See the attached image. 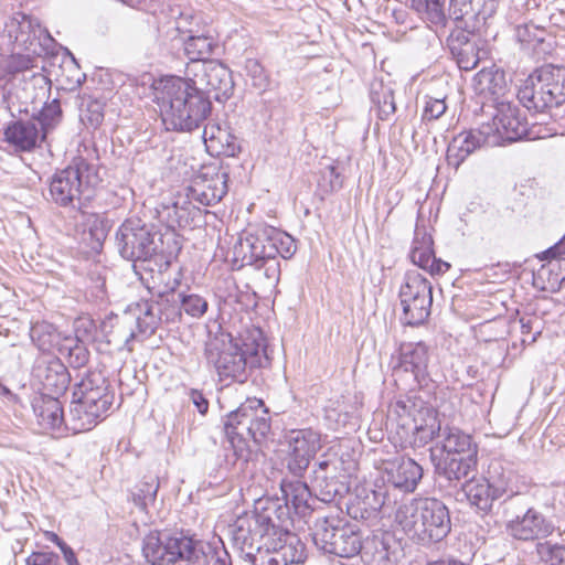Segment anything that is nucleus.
<instances>
[{
	"instance_id": "f257e3e1",
	"label": "nucleus",
	"mask_w": 565,
	"mask_h": 565,
	"mask_svg": "<svg viewBox=\"0 0 565 565\" xmlns=\"http://www.w3.org/2000/svg\"><path fill=\"white\" fill-rule=\"evenodd\" d=\"M148 83L143 97L157 106L154 111L159 113L167 130L192 131L211 114L209 97L185 78L173 75L154 78L151 74H143V86Z\"/></svg>"
},
{
	"instance_id": "f03ea898",
	"label": "nucleus",
	"mask_w": 565,
	"mask_h": 565,
	"mask_svg": "<svg viewBox=\"0 0 565 565\" xmlns=\"http://www.w3.org/2000/svg\"><path fill=\"white\" fill-rule=\"evenodd\" d=\"M204 355L221 381L238 383L247 381L250 370L269 363L260 330H254L241 343L234 341L230 334L215 335L206 342Z\"/></svg>"
},
{
	"instance_id": "7ed1b4c3",
	"label": "nucleus",
	"mask_w": 565,
	"mask_h": 565,
	"mask_svg": "<svg viewBox=\"0 0 565 565\" xmlns=\"http://www.w3.org/2000/svg\"><path fill=\"white\" fill-rule=\"evenodd\" d=\"M143 557L149 565H232L228 553L188 536H171L153 530L143 537Z\"/></svg>"
},
{
	"instance_id": "20e7f679",
	"label": "nucleus",
	"mask_w": 565,
	"mask_h": 565,
	"mask_svg": "<svg viewBox=\"0 0 565 565\" xmlns=\"http://www.w3.org/2000/svg\"><path fill=\"white\" fill-rule=\"evenodd\" d=\"M395 521L409 539L422 545L443 541L451 530L449 510L436 498H414L401 504Z\"/></svg>"
},
{
	"instance_id": "39448f33",
	"label": "nucleus",
	"mask_w": 565,
	"mask_h": 565,
	"mask_svg": "<svg viewBox=\"0 0 565 565\" xmlns=\"http://www.w3.org/2000/svg\"><path fill=\"white\" fill-rule=\"evenodd\" d=\"M179 250L180 246L172 233H148L143 237V287L152 296L162 298L180 286V270L173 275L170 269Z\"/></svg>"
},
{
	"instance_id": "423d86ee",
	"label": "nucleus",
	"mask_w": 565,
	"mask_h": 565,
	"mask_svg": "<svg viewBox=\"0 0 565 565\" xmlns=\"http://www.w3.org/2000/svg\"><path fill=\"white\" fill-rule=\"evenodd\" d=\"M297 250L291 235L273 226L262 225L244 231L233 246V262L238 267L262 268L267 259H289Z\"/></svg>"
},
{
	"instance_id": "0eeeda50",
	"label": "nucleus",
	"mask_w": 565,
	"mask_h": 565,
	"mask_svg": "<svg viewBox=\"0 0 565 565\" xmlns=\"http://www.w3.org/2000/svg\"><path fill=\"white\" fill-rule=\"evenodd\" d=\"M224 429L235 458L247 461L249 440L259 444L270 430L268 409L262 399L247 398L227 415Z\"/></svg>"
},
{
	"instance_id": "6e6552de",
	"label": "nucleus",
	"mask_w": 565,
	"mask_h": 565,
	"mask_svg": "<svg viewBox=\"0 0 565 565\" xmlns=\"http://www.w3.org/2000/svg\"><path fill=\"white\" fill-rule=\"evenodd\" d=\"M70 411V429L74 434L90 430L106 416L114 402L107 380L100 373H90L76 386Z\"/></svg>"
},
{
	"instance_id": "1a4fd4ad",
	"label": "nucleus",
	"mask_w": 565,
	"mask_h": 565,
	"mask_svg": "<svg viewBox=\"0 0 565 565\" xmlns=\"http://www.w3.org/2000/svg\"><path fill=\"white\" fill-rule=\"evenodd\" d=\"M278 504L269 500L257 502L252 513H245L237 518L232 525L231 536L234 547L241 556L245 553L250 554V550L268 540V536H275Z\"/></svg>"
},
{
	"instance_id": "9d476101",
	"label": "nucleus",
	"mask_w": 565,
	"mask_h": 565,
	"mask_svg": "<svg viewBox=\"0 0 565 565\" xmlns=\"http://www.w3.org/2000/svg\"><path fill=\"white\" fill-rule=\"evenodd\" d=\"M312 541L324 554L350 558L362 548V537L354 525L337 516L318 518L312 529Z\"/></svg>"
},
{
	"instance_id": "9b49d317",
	"label": "nucleus",
	"mask_w": 565,
	"mask_h": 565,
	"mask_svg": "<svg viewBox=\"0 0 565 565\" xmlns=\"http://www.w3.org/2000/svg\"><path fill=\"white\" fill-rule=\"evenodd\" d=\"M54 40L38 19L22 12L8 17L0 29V43L13 50L44 54Z\"/></svg>"
},
{
	"instance_id": "f8f14e48",
	"label": "nucleus",
	"mask_w": 565,
	"mask_h": 565,
	"mask_svg": "<svg viewBox=\"0 0 565 565\" xmlns=\"http://www.w3.org/2000/svg\"><path fill=\"white\" fill-rule=\"evenodd\" d=\"M353 465L337 455H322L313 466L311 486L316 497L323 502H333L350 491Z\"/></svg>"
},
{
	"instance_id": "ddd939ff",
	"label": "nucleus",
	"mask_w": 565,
	"mask_h": 565,
	"mask_svg": "<svg viewBox=\"0 0 565 565\" xmlns=\"http://www.w3.org/2000/svg\"><path fill=\"white\" fill-rule=\"evenodd\" d=\"M391 412L399 418L402 428L411 431L419 445H426L441 430L434 407L418 396L397 399Z\"/></svg>"
},
{
	"instance_id": "4468645a",
	"label": "nucleus",
	"mask_w": 565,
	"mask_h": 565,
	"mask_svg": "<svg viewBox=\"0 0 565 565\" xmlns=\"http://www.w3.org/2000/svg\"><path fill=\"white\" fill-rule=\"evenodd\" d=\"M98 182L97 174L85 160L79 159L74 166L54 174L50 183L51 198L60 205H68L89 192Z\"/></svg>"
},
{
	"instance_id": "2eb2a0df",
	"label": "nucleus",
	"mask_w": 565,
	"mask_h": 565,
	"mask_svg": "<svg viewBox=\"0 0 565 565\" xmlns=\"http://www.w3.org/2000/svg\"><path fill=\"white\" fill-rule=\"evenodd\" d=\"M403 307L402 321L408 326H418L430 315L433 294L430 282L417 271H408L399 288Z\"/></svg>"
},
{
	"instance_id": "dca6fc26",
	"label": "nucleus",
	"mask_w": 565,
	"mask_h": 565,
	"mask_svg": "<svg viewBox=\"0 0 565 565\" xmlns=\"http://www.w3.org/2000/svg\"><path fill=\"white\" fill-rule=\"evenodd\" d=\"M185 74L192 87L198 88L205 96L213 94L217 102L228 99L234 90V82L231 70L223 63L210 60L188 64Z\"/></svg>"
},
{
	"instance_id": "f3484780",
	"label": "nucleus",
	"mask_w": 565,
	"mask_h": 565,
	"mask_svg": "<svg viewBox=\"0 0 565 565\" xmlns=\"http://www.w3.org/2000/svg\"><path fill=\"white\" fill-rule=\"evenodd\" d=\"M287 443L286 468L295 478H301L321 447L320 435L312 429L292 430L287 436Z\"/></svg>"
},
{
	"instance_id": "a211bd4d",
	"label": "nucleus",
	"mask_w": 565,
	"mask_h": 565,
	"mask_svg": "<svg viewBox=\"0 0 565 565\" xmlns=\"http://www.w3.org/2000/svg\"><path fill=\"white\" fill-rule=\"evenodd\" d=\"M494 109L495 113L490 127L495 131V135L491 136V140L495 139L497 143L499 140L513 142L527 135V122L521 117L520 109L512 99L497 102Z\"/></svg>"
},
{
	"instance_id": "6ab92c4d",
	"label": "nucleus",
	"mask_w": 565,
	"mask_h": 565,
	"mask_svg": "<svg viewBox=\"0 0 565 565\" xmlns=\"http://www.w3.org/2000/svg\"><path fill=\"white\" fill-rule=\"evenodd\" d=\"M429 360V348L424 342H405L398 348L397 363L393 366V372L395 375L411 373L419 386L427 385Z\"/></svg>"
},
{
	"instance_id": "aec40b11",
	"label": "nucleus",
	"mask_w": 565,
	"mask_h": 565,
	"mask_svg": "<svg viewBox=\"0 0 565 565\" xmlns=\"http://www.w3.org/2000/svg\"><path fill=\"white\" fill-rule=\"evenodd\" d=\"M553 530L552 523L534 508H529L505 523L508 535L524 542L544 539L552 534Z\"/></svg>"
},
{
	"instance_id": "412c9836",
	"label": "nucleus",
	"mask_w": 565,
	"mask_h": 565,
	"mask_svg": "<svg viewBox=\"0 0 565 565\" xmlns=\"http://www.w3.org/2000/svg\"><path fill=\"white\" fill-rule=\"evenodd\" d=\"M547 262L535 271L534 285L541 290L557 291L565 281V236L543 253Z\"/></svg>"
},
{
	"instance_id": "4be33fe9",
	"label": "nucleus",
	"mask_w": 565,
	"mask_h": 565,
	"mask_svg": "<svg viewBox=\"0 0 565 565\" xmlns=\"http://www.w3.org/2000/svg\"><path fill=\"white\" fill-rule=\"evenodd\" d=\"M500 0H450V17L469 30H479L491 18Z\"/></svg>"
},
{
	"instance_id": "5701e85b",
	"label": "nucleus",
	"mask_w": 565,
	"mask_h": 565,
	"mask_svg": "<svg viewBox=\"0 0 565 565\" xmlns=\"http://www.w3.org/2000/svg\"><path fill=\"white\" fill-rule=\"evenodd\" d=\"M476 31L458 23L457 28L447 38V46L452 58L457 62L459 68L465 71L475 68L480 61L479 46L473 39Z\"/></svg>"
},
{
	"instance_id": "b1692460",
	"label": "nucleus",
	"mask_w": 565,
	"mask_h": 565,
	"mask_svg": "<svg viewBox=\"0 0 565 565\" xmlns=\"http://www.w3.org/2000/svg\"><path fill=\"white\" fill-rule=\"evenodd\" d=\"M491 131L490 125H486L481 129L461 132L454 137L447 149L448 164L458 169L466 158L478 148L484 145H495L497 140H491Z\"/></svg>"
},
{
	"instance_id": "393cba45",
	"label": "nucleus",
	"mask_w": 565,
	"mask_h": 565,
	"mask_svg": "<svg viewBox=\"0 0 565 565\" xmlns=\"http://www.w3.org/2000/svg\"><path fill=\"white\" fill-rule=\"evenodd\" d=\"M388 484L404 493H413L423 478V468L412 458H395L385 463Z\"/></svg>"
},
{
	"instance_id": "a878e982",
	"label": "nucleus",
	"mask_w": 565,
	"mask_h": 565,
	"mask_svg": "<svg viewBox=\"0 0 565 565\" xmlns=\"http://www.w3.org/2000/svg\"><path fill=\"white\" fill-rule=\"evenodd\" d=\"M228 174L221 169L214 171L210 177L204 173L194 180L190 186L189 198L204 206L218 203L227 193Z\"/></svg>"
},
{
	"instance_id": "bb28decb",
	"label": "nucleus",
	"mask_w": 565,
	"mask_h": 565,
	"mask_svg": "<svg viewBox=\"0 0 565 565\" xmlns=\"http://www.w3.org/2000/svg\"><path fill=\"white\" fill-rule=\"evenodd\" d=\"M409 257L413 264L430 275H443L450 268L449 263L436 258L433 237L424 228L415 230Z\"/></svg>"
},
{
	"instance_id": "cd10ccee",
	"label": "nucleus",
	"mask_w": 565,
	"mask_h": 565,
	"mask_svg": "<svg viewBox=\"0 0 565 565\" xmlns=\"http://www.w3.org/2000/svg\"><path fill=\"white\" fill-rule=\"evenodd\" d=\"M473 88L478 95L492 102L493 107L497 102L513 96V94H510L505 74L500 70L483 68L478 72L473 78Z\"/></svg>"
},
{
	"instance_id": "c85d7f7f",
	"label": "nucleus",
	"mask_w": 565,
	"mask_h": 565,
	"mask_svg": "<svg viewBox=\"0 0 565 565\" xmlns=\"http://www.w3.org/2000/svg\"><path fill=\"white\" fill-rule=\"evenodd\" d=\"M486 480L498 499L503 495L512 498L521 493L518 476L500 459H492L490 461Z\"/></svg>"
},
{
	"instance_id": "c756f323",
	"label": "nucleus",
	"mask_w": 565,
	"mask_h": 565,
	"mask_svg": "<svg viewBox=\"0 0 565 565\" xmlns=\"http://www.w3.org/2000/svg\"><path fill=\"white\" fill-rule=\"evenodd\" d=\"M120 255L132 262V268L137 271V263L141 258V220L138 216L126 220L117 233Z\"/></svg>"
},
{
	"instance_id": "7c9ffc66",
	"label": "nucleus",
	"mask_w": 565,
	"mask_h": 565,
	"mask_svg": "<svg viewBox=\"0 0 565 565\" xmlns=\"http://www.w3.org/2000/svg\"><path fill=\"white\" fill-rule=\"evenodd\" d=\"M202 138L206 151L213 157H234L239 151L235 136L218 124L205 125Z\"/></svg>"
},
{
	"instance_id": "2f4dec72",
	"label": "nucleus",
	"mask_w": 565,
	"mask_h": 565,
	"mask_svg": "<svg viewBox=\"0 0 565 565\" xmlns=\"http://www.w3.org/2000/svg\"><path fill=\"white\" fill-rule=\"evenodd\" d=\"M518 98L529 110L542 113L552 108L543 79L535 70L518 90Z\"/></svg>"
},
{
	"instance_id": "473e14b6",
	"label": "nucleus",
	"mask_w": 565,
	"mask_h": 565,
	"mask_svg": "<svg viewBox=\"0 0 565 565\" xmlns=\"http://www.w3.org/2000/svg\"><path fill=\"white\" fill-rule=\"evenodd\" d=\"M4 135L8 142L23 151L33 149L45 138V131L41 130L36 121H17L6 129Z\"/></svg>"
},
{
	"instance_id": "72a5a7b5",
	"label": "nucleus",
	"mask_w": 565,
	"mask_h": 565,
	"mask_svg": "<svg viewBox=\"0 0 565 565\" xmlns=\"http://www.w3.org/2000/svg\"><path fill=\"white\" fill-rule=\"evenodd\" d=\"M275 537L278 543V555L282 563L289 565L302 563L306 559V545L295 533L284 530L278 523L275 529Z\"/></svg>"
},
{
	"instance_id": "f704fd0d",
	"label": "nucleus",
	"mask_w": 565,
	"mask_h": 565,
	"mask_svg": "<svg viewBox=\"0 0 565 565\" xmlns=\"http://www.w3.org/2000/svg\"><path fill=\"white\" fill-rule=\"evenodd\" d=\"M441 448L447 457H463V455H477V445L471 436L456 427H446L441 435Z\"/></svg>"
},
{
	"instance_id": "c9c22d12",
	"label": "nucleus",
	"mask_w": 565,
	"mask_h": 565,
	"mask_svg": "<svg viewBox=\"0 0 565 565\" xmlns=\"http://www.w3.org/2000/svg\"><path fill=\"white\" fill-rule=\"evenodd\" d=\"M462 491L471 505L487 513L498 497L492 493V489L486 478L472 477L462 484Z\"/></svg>"
},
{
	"instance_id": "e433bc0d",
	"label": "nucleus",
	"mask_w": 565,
	"mask_h": 565,
	"mask_svg": "<svg viewBox=\"0 0 565 565\" xmlns=\"http://www.w3.org/2000/svg\"><path fill=\"white\" fill-rule=\"evenodd\" d=\"M539 70L546 87L552 107L561 106L565 103V67L544 65Z\"/></svg>"
},
{
	"instance_id": "4c0bfd02",
	"label": "nucleus",
	"mask_w": 565,
	"mask_h": 565,
	"mask_svg": "<svg viewBox=\"0 0 565 565\" xmlns=\"http://www.w3.org/2000/svg\"><path fill=\"white\" fill-rule=\"evenodd\" d=\"M391 504L390 494L386 490H370L363 499L356 498V501L348 507V512L353 519H367L383 507Z\"/></svg>"
},
{
	"instance_id": "58836bf2",
	"label": "nucleus",
	"mask_w": 565,
	"mask_h": 565,
	"mask_svg": "<svg viewBox=\"0 0 565 565\" xmlns=\"http://www.w3.org/2000/svg\"><path fill=\"white\" fill-rule=\"evenodd\" d=\"M280 489L286 505L291 504L297 513H305L309 509V501L312 495V487L297 478L296 480L284 479Z\"/></svg>"
},
{
	"instance_id": "ea45409f",
	"label": "nucleus",
	"mask_w": 565,
	"mask_h": 565,
	"mask_svg": "<svg viewBox=\"0 0 565 565\" xmlns=\"http://www.w3.org/2000/svg\"><path fill=\"white\" fill-rule=\"evenodd\" d=\"M477 455H463V457H446L437 466L438 473L449 481H459L468 478L476 470Z\"/></svg>"
},
{
	"instance_id": "a19ab883",
	"label": "nucleus",
	"mask_w": 565,
	"mask_h": 565,
	"mask_svg": "<svg viewBox=\"0 0 565 565\" xmlns=\"http://www.w3.org/2000/svg\"><path fill=\"white\" fill-rule=\"evenodd\" d=\"M217 47L216 40L207 34L189 35L183 41V50L186 57L190 60L189 64L196 62H207L214 50Z\"/></svg>"
},
{
	"instance_id": "79ce46f5",
	"label": "nucleus",
	"mask_w": 565,
	"mask_h": 565,
	"mask_svg": "<svg viewBox=\"0 0 565 565\" xmlns=\"http://www.w3.org/2000/svg\"><path fill=\"white\" fill-rule=\"evenodd\" d=\"M39 424L46 430H60L63 423V408L58 399L45 398L35 406Z\"/></svg>"
},
{
	"instance_id": "37998d69",
	"label": "nucleus",
	"mask_w": 565,
	"mask_h": 565,
	"mask_svg": "<svg viewBox=\"0 0 565 565\" xmlns=\"http://www.w3.org/2000/svg\"><path fill=\"white\" fill-rule=\"evenodd\" d=\"M30 335L34 344L43 352L60 350L62 337L52 323L46 321L35 322L31 327Z\"/></svg>"
},
{
	"instance_id": "c03bdc74",
	"label": "nucleus",
	"mask_w": 565,
	"mask_h": 565,
	"mask_svg": "<svg viewBox=\"0 0 565 565\" xmlns=\"http://www.w3.org/2000/svg\"><path fill=\"white\" fill-rule=\"evenodd\" d=\"M411 7L430 24L436 31L446 26L445 2L446 0H409Z\"/></svg>"
},
{
	"instance_id": "a18cd8bd",
	"label": "nucleus",
	"mask_w": 565,
	"mask_h": 565,
	"mask_svg": "<svg viewBox=\"0 0 565 565\" xmlns=\"http://www.w3.org/2000/svg\"><path fill=\"white\" fill-rule=\"evenodd\" d=\"M277 544L276 537L270 535L264 543L250 550V554L245 553L241 557L252 565H281Z\"/></svg>"
},
{
	"instance_id": "49530a36",
	"label": "nucleus",
	"mask_w": 565,
	"mask_h": 565,
	"mask_svg": "<svg viewBox=\"0 0 565 565\" xmlns=\"http://www.w3.org/2000/svg\"><path fill=\"white\" fill-rule=\"evenodd\" d=\"M41 54H33L31 52L12 53L10 55L0 56V81L7 75H14L35 67L34 62Z\"/></svg>"
},
{
	"instance_id": "de8ad7c7",
	"label": "nucleus",
	"mask_w": 565,
	"mask_h": 565,
	"mask_svg": "<svg viewBox=\"0 0 565 565\" xmlns=\"http://www.w3.org/2000/svg\"><path fill=\"white\" fill-rule=\"evenodd\" d=\"M370 97L372 104L377 108L380 119L385 120L396 110L393 89L382 82L373 83Z\"/></svg>"
},
{
	"instance_id": "09e8293b",
	"label": "nucleus",
	"mask_w": 565,
	"mask_h": 565,
	"mask_svg": "<svg viewBox=\"0 0 565 565\" xmlns=\"http://www.w3.org/2000/svg\"><path fill=\"white\" fill-rule=\"evenodd\" d=\"M79 117L84 125L96 128L104 119V104L93 97H83L79 107Z\"/></svg>"
},
{
	"instance_id": "8fccbe9b",
	"label": "nucleus",
	"mask_w": 565,
	"mask_h": 565,
	"mask_svg": "<svg viewBox=\"0 0 565 565\" xmlns=\"http://www.w3.org/2000/svg\"><path fill=\"white\" fill-rule=\"evenodd\" d=\"M156 492L157 488L152 490V486H148L147 489L143 488V512L150 523H156L166 516V511L158 507L162 505V502H157Z\"/></svg>"
},
{
	"instance_id": "3c124183",
	"label": "nucleus",
	"mask_w": 565,
	"mask_h": 565,
	"mask_svg": "<svg viewBox=\"0 0 565 565\" xmlns=\"http://www.w3.org/2000/svg\"><path fill=\"white\" fill-rule=\"evenodd\" d=\"M181 308L192 318H201L209 308L207 301L200 295H180Z\"/></svg>"
},
{
	"instance_id": "603ef678",
	"label": "nucleus",
	"mask_w": 565,
	"mask_h": 565,
	"mask_svg": "<svg viewBox=\"0 0 565 565\" xmlns=\"http://www.w3.org/2000/svg\"><path fill=\"white\" fill-rule=\"evenodd\" d=\"M247 76L252 81V85L258 89H266L269 84L268 75L263 65L255 58H249L245 63Z\"/></svg>"
},
{
	"instance_id": "864d4df0",
	"label": "nucleus",
	"mask_w": 565,
	"mask_h": 565,
	"mask_svg": "<svg viewBox=\"0 0 565 565\" xmlns=\"http://www.w3.org/2000/svg\"><path fill=\"white\" fill-rule=\"evenodd\" d=\"M60 117V103L58 100L53 99L51 103L46 104L42 108V110L40 111L39 121L36 124L41 128V130L46 131L49 128L55 125Z\"/></svg>"
},
{
	"instance_id": "5fc2aeb1",
	"label": "nucleus",
	"mask_w": 565,
	"mask_h": 565,
	"mask_svg": "<svg viewBox=\"0 0 565 565\" xmlns=\"http://www.w3.org/2000/svg\"><path fill=\"white\" fill-rule=\"evenodd\" d=\"M446 109L445 97L426 96L423 120H436L445 114Z\"/></svg>"
},
{
	"instance_id": "6e6d98bb",
	"label": "nucleus",
	"mask_w": 565,
	"mask_h": 565,
	"mask_svg": "<svg viewBox=\"0 0 565 565\" xmlns=\"http://www.w3.org/2000/svg\"><path fill=\"white\" fill-rule=\"evenodd\" d=\"M539 553L542 556H547L550 565H565V545L540 544Z\"/></svg>"
},
{
	"instance_id": "4d7b16f0",
	"label": "nucleus",
	"mask_w": 565,
	"mask_h": 565,
	"mask_svg": "<svg viewBox=\"0 0 565 565\" xmlns=\"http://www.w3.org/2000/svg\"><path fill=\"white\" fill-rule=\"evenodd\" d=\"M161 320V308L159 303L146 302L143 306V334L150 329V333L154 331Z\"/></svg>"
},
{
	"instance_id": "13d9d810",
	"label": "nucleus",
	"mask_w": 565,
	"mask_h": 565,
	"mask_svg": "<svg viewBox=\"0 0 565 565\" xmlns=\"http://www.w3.org/2000/svg\"><path fill=\"white\" fill-rule=\"evenodd\" d=\"M25 562L26 565H58V556L53 552H34Z\"/></svg>"
},
{
	"instance_id": "bf43d9fd",
	"label": "nucleus",
	"mask_w": 565,
	"mask_h": 565,
	"mask_svg": "<svg viewBox=\"0 0 565 565\" xmlns=\"http://www.w3.org/2000/svg\"><path fill=\"white\" fill-rule=\"evenodd\" d=\"M109 230H110V226H109L108 222L105 218L99 217V216L94 217V220L92 221L90 227H89V232H90L92 236L95 237V239L98 243L103 242L106 238Z\"/></svg>"
},
{
	"instance_id": "052dcab7",
	"label": "nucleus",
	"mask_w": 565,
	"mask_h": 565,
	"mask_svg": "<svg viewBox=\"0 0 565 565\" xmlns=\"http://www.w3.org/2000/svg\"><path fill=\"white\" fill-rule=\"evenodd\" d=\"M189 398L201 415H205L207 413L209 401L201 391L191 388L189 391Z\"/></svg>"
},
{
	"instance_id": "680f3d73",
	"label": "nucleus",
	"mask_w": 565,
	"mask_h": 565,
	"mask_svg": "<svg viewBox=\"0 0 565 565\" xmlns=\"http://www.w3.org/2000/svg\"><path fill=\"white\" fill-rule=\"evenodd\" d=\"M324 177L330 179L331 190H338L342 186V179L340 173L337 171L334 166H328L326 168Z\"/></svg>"
},
{
	"instance_id": "e2e57ef3",
	"label": "nucleus",
	"mask_w": 565,
	"mask_h": 565,
	"mask_svg": "<svg viewBox=\"0 0 565 565\" xmlns=\"http://www.w3.org/2000/svg\"><path fill=\"white\" fill-rule=\"evenodd\" d=\"M539 319L536 317H521L520 324L523 335H530L532 331L537 328Z\"/></svg>"
},
{
	"instance_id": "0e129e2a",
	"label": "nucleus",
	"mask_w": 565,
	"mask_h": 565,
	"mask_svg": "<svg viewBox=\"0 0 565 565\" xmlns=\"http://www.w3.org/2000/svg\"><path fill=\"white\" fill-rule=\"evenodd\" d=\"M50 376H46L47 383H45L46 386H51L52 384L49 383ZM68 379L66 372L63 370L60 374H57V381L53 385L56 386V391H64L66 388Z\"/></svg>"
},
{
	"instance_id": "69168bd1",
	"label": "nucleus",
	"mask_w": 565,
	"mask_h": 565,
	"mask_svg": "<svg viewBox=\"0 0 565 565\" xmlns=\"http://www.w3.org/2000/svg\"><path fill=\"white\" fill-rule=\"evenodd\" d=\"M45 535H46V539H47L49 541H51V542L55 543V544L60 547V550H61V552L63 553V555L65 554V551H67V550H72V548H71V547H70V546H68V545H67L63 540H61V539L58 537V535H57V534H55L54 532H46V534H45Z\"/></svg>"
},
{
	"instance_id": "338daca9",
	"label": "nucleus",
	"mask_w": 565,
	"mask_h": 565,
	"mask_svg": "<svg viewBox=\"0 0 565 565\" xmlns=\"http://www.w3.org/2000/svg\"><path fill=\"white\" fill-rule=\"evenodd\" d=\"M426 565H467V564H465L463 562H461L459 559L452 558V557H445V558H439L436 561H430Z\"/></svg>"
},
{
	"instance_id": "774afa93",
	"label": "nucleus",
	"mask_w": 565,
	"mask_h": 565,
	"mask_svg": "<svg viewBox=\"0 0 565 565\" xmlns=\"http://www.w3.org/2000/svg\"><path fill=\"white\" fill-rule=\"evenodd\" d=\"M67 565H79L78 559L73 550L65 551L63 555Z\"/></svg>"
}]
</instances>
